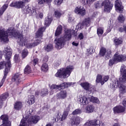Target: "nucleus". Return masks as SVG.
Listing matches in <instances>:
<instances>
[{
	"label": "nucleus",
	"mask_w": 126,
	"mask_h": 126,
	"mask_svg": "<svg viewBox=\"0 0 126 126\" xmlns=\"http://www.w3.org/2000/svg\"><path fill=\"white\" fill-rule=\"evenodd\" d=\"M90 101L93 103H95L96 104H100V100L97 97H94V96H92L90 99Z\"/></svg>",
	"instance_id": "nucleus-39"
},
{
	"label": "nucleus",
	"mask_w": 126,
	"mask_h": 126,
	"mask_svg": "<svg viewBox=\"0 0 126 126\" xmlns=\"http://www.w3.org/2000/svg\"><path fill=\"white\" fill-rule=\"evenodd\" d=\"M48 95V89H44L41 91V93L40 94V95L42 97H44V96H46Z\"/></svg>",
	"instance_id": "nucleus-40"
},
{
	"label": "nucleus",
	"mask_w": 126,
	"mask_h": 126,
	"mask_svg": "<svg viewBox=\"0 0 126 126\" xmlns=\"http://www.w3.org/2000/svg\"><path fill=\"white\" fill-rule=\"evenodd\" d=\"M125 18L123 14H120L118 17V21L120 23H124L125 22Z\"/></svg>",
	"instance_id": "nucleus-38"
},
{
	"label": "nucleus",
	"mask_w": 126,
	"mask_h": 126,
	"mask_svg": "<svg viewBox=\"0 0 126 126\" xmlns=\"http://www.w3.org/2000/svg\"><path fill=\"white\" fill-rule=\"evenodd\" d=\"M94 52V50H93V48L88 49L87 50L86 55L87 56H90L91 55H92V54H93Z\"/></svg>",
	"instance_id": "nucleus-47"
},
{
	"label": "nucleus",
	"mask_w": 126,
	"mask_h": 126,
	"mask_svg": "<svg viewBox=\"0 0 126 126\" xmlns=\"http://www.w3.org/2000/svg\"><path fill=\"white\" fill-rule=\"evenodd\" d=\"M12 81H15L17 83L19 82L20 80V75L19 74H17L14 75V77L12 79Z\"/></svg>",
	"instance_id": "nucleus-36"
},
{
	"label": "nucleus",
	"mask_w": 126,
	"mask_h": 126,
	"mask_svg": "<svg viewBox=\"0 0 126 126\" xmlns=\"http://www.w3.org/2000/svg\"><path fill=\"white\" fill-rule=\"evenodd\" d=\"M3 55L5 56V59L6 61V63L4 62H0V69H2L4 66L5 68L7 67H8V63L10 64V69L11 67V64L10 63V58H11V55H12V49L10 48V47L9 46H6L4 47V50L3 51ZM9 71H10V69H9Z\"/></svg>",
	"instance_id": "nucleus-3"
},
{
	"label": "nucleus",
	"mask_w": 126,
	"mask_h": 126,
	"mask_svg": "<svg viewBox=\"0 0 126 126\" xmlns=\"http://www.w3.org/2000/svg\"><path fill=\"white\" fill-rule=\"evenodd\" d=\"M61 63H62L61 60H57L54 63V66L55 67H59V66H60L61 65Z\"/></svg>",
	"instance_id": "nucleus-49"
},
{
	"label": "nucleus",
	"mask_w": 126,
	"mask_h": 126,
	"mask_svg": "<svg viewBox=\"0 0 126 126\" xmlns=\"http://www.w3.org/2000/svg\"><path fill=\"white\" fill-rule=\"evenodd\" d=\"M45 30H46V28L44 27L39 28L35 34L36 37L41 39V38L43 37V32H44Z\"/></svg>",
	"instance_id": "nucleus-22"
},
{
	"label": "nucleus",
	"mask_w": 126,
	"mask_h": 126,
	"mask_svg": "<svg viewBox=\"0 0 126 126\" xmlns=\"http://www.w3.org/2000/svg\"><path fill=\"white\" fill-rule=\"evenodd\" d=\"M102 6L104 7V11L106 12H110L113 8V4L109 0H104L102 2Z\"/></svg>",
	"instance_id": "nucleus-10"
},
{
	"label": "nucleus",
	"mask_w": 126,
	"mask_h": 126,
	"mask_svg": "<svg viewBox=\"0 0 126 126\" xmlns=\"http://www.w3.org/2000/svg\"><path fill=\"white\" fill-rule=\"evenodd\" d=\"M85 25L83 24V22L80 23L78 24V25L76 26V29H78V30H81L82 28L84 27Z\"/></svg>",
	"instance_id": "nucleus-45"
},
{
	"label": "nucleus",
	"mask_w": 126,
	"mask_h": 126,
	"mask_svg": "<svg viewBox=\"0 0 126 126\" xmlns=\"http://www.w3.org/2000/svg\"><path fill=\"white\" fill-rule=\"evenodd\" d=\"M57 96L59 99H65V98H66L67 96V93H66V91H61L59 93L57 94Z\"/></svg>",
	"instance_id": "nucleus-23"
},
{
	"label": "nucleus",
	"mask_w": 126,
	"mask_h": 126,
	"mask_svg": "<svg viewBox=\"0 0 126 126\" xmlns=\"http://www.w3.org/2000/svg\"><path fill=\"white\" fill-rule=\"evenodd\" d=\"M10 6L11 7H15L16 8H22V9L24 6V2L22 1L13 2L10 4Z\"/></svg>",
	"instance_id": "nucleus-19"
},
{
	"label": "nucleus",
	"mask_w": 126,
	"mask_h": 126,
	"mask_svg": "<svg viewBox=\"0 0 126 126\" xmlns=\"http://www.w3.org/2000/svg\"><path fill=\"white\" fill-rule=\"evenodd\" d=\"M43 13H40L39 14V17L40 18H41V19L43 18Z\"/></svg>",
	"instance_id": "nucleus-63"
},
{
	"label": "nucleus",
	"mask_w": 126,
	"mask_h": 126,
	"mask_svg": "<svg viewBox=\"0 0 126 126\" xmlns=\"http://www.w3.org/2000/svg\"><path fill=\"white\" fill-rule=\"evenodd\" d=\"M122 105H118L113 108V112L114 114H121V113H124L126 111V99H123L122 101Z\"/></svg>",
	"instance_id": "nucleus-7"
},
{
	"label": "nucleus",
	"mask_w": 126,
	"mask_h": 126,
	"mask_svg": "<svg viewBox=\"0 0 126 126\" xmlns=\"http://www.w3.org/2000/svg\"><path fill=\"white\" fill-rule=\"evenodd\" d=\"M114 60L117 63H120L121 62H125L126 61V56L124 55H120L119 53L117 52L114 55Z\"/></svg>",
	"instance_id": "nucleus-18"
},
{
	"label": "nucleus",
	"mask_w": 126,
	"mask_h": 126,
	"mask_svg": "<svg viewBox=\"0 0 126 126\" xmlns=\"http://www.w3.org/2000/svg\"><path fill=\"white\" fill-rule=\"evenodd\" d=\"M78 102H80L81 105L86 106L89 104V98L85 96L79 95L78 96Z\"/></svg>",
	"instance_id": "nucleus-12"
},
{
	"label": "nucleus",
	"mask_w": 126,
	"mask_h": 126,
	"mask_svg": "<svg viewBox=\"0 0 126 126\" xmlns=\"http://www.w3.org/2000/svg\"><path fill=\"white\" fill-rule=\"evenodd\" d=\"M82 23L84 24V25L86 26H89L90 25V18H86Z\"/></svg>",
	"instance_id": "nucleus-42"
},
{
	"label": "nucleus",
	"mask_w": 126,
	"mask_h": 126,
	"mask_svg": "<svg viewBox=\"0 0 126 126\" xmlns=\"http://www.w3.org/2000/svg\"><path fill=\"white\" fill-rule=\"evenodd\" d=\"M120 72L121 77L119 78V81L121 82H126V66L123 64L120 68Z\"/></svg>",
	"instance_id": "nucleus-9"
},
{
	"label": "nucleus",
	"mask_w": 126,
	"mask_h": 126,
	"mask_svg": "<svg viewBox=\"0 0 126 126\" xmlns=\"http://www.w3.org/2000/svg\"><path fill=\"white\" fill-rule=\"evenodd\" d=\"M96 83H101V85L105 84V82L103 81V77H102V75H97L96 76Z\"/></svg>",
	"instance_id": "nucleus-28"
},
{
	"label": "nucleus",
	"mask_w": 126,
	"mask_h": 126,
	"mask_svg": "<svg viewBox=\"0 0 126 126\" xmlns=\"http://www.w3.org/2000/svg\"><path fill=\"white\" fill-rule=\"evenodd\" d=\"M3 106V102L0 100V109Z\"/></svg>",
	"instance_id": "nucleus-61"
},
{
	"label": "nucleus",
	"mask_w": 126,
	"mask_h": 126,
	"mask_svg": "<svg viewBox=\"0 0 126 126\" xmlns=\"http://www.w3.org/2000/svg\"><path fill=\"white\" fill-rule=\"evenodd\" d=\"M63 14V12L61 10H56L54 13V15L57 18H60Z\"/></svg>",
	"instance_id": "nucleus-30"
},
{
	"label": "nucleus",
	"mask_w": 126,
	"mask_h": 126,
	"mask_svg": "<svg viewBox=\"0 0 126 126\" xmlns=\"http://www.w3.org/2000/svg\"><path fill=\"white\" fill-rule=\"evenodd\" d=\"M28 56V51L27 49H24L22 52V57L23 59H25Z\"/></svg>",
	"instance_id": "nucleus-43"
},
{
	"label": "nucleus",
	"mask_w": 126,
	"mask_h": 126,
	"mask_svg": "<svg viewBox=\"0 0 126 126\" xmlns=\"http://www.w3.org/2000/svg\"><path fill=\"white\" fill-rule=\"evenodd\" d=\"M95 8H99V7H102V1H99L96 2L95 4Z\"/></svg>",
	"instance_id": "nucleus-46"
},
{
	"label": "nucleus",
	"mask_w": 126,
	"mask_h": 126,
	"mask_svg": "<svg viewBox=\"0 0 126 126\" xmlns=\"http://www.w3.org/2000/svg\"><path fill=\"white\" fill-rule=\"evenodd\" d=\"M73 69L74 67L71 65L67 66L66 68H62L58 70L55 74V76L60 78H67Z\"/></svg>",
	"instance_id": "nucleus-4"
},
{
	"label": "nucleus",
	"mask_w": 126,
	"mask_h": 126,
	"mask_svg": "<svg viewBox=\"0 0 126 126\" xmlns=\"http://www.w3.org/2000/svg\"><path fill=\"white\" fill-rule=\"evenodd\" d=\"M23 11V12L26 14H28L29 13L30 15L32 16H36L37 17V11H36V8L33 7L31 10V8L29 6H25L24 5L23 8L22 9Z\"/></svg>",
	"instance_id": "nucleus-8"
},
{
	"label": "nucleus",
	"mask_w": 126,
	"mask_h": 126,
	"mask_svg": "<svg viewBox=\"0 0 126 126\" xmlns=\"http://www.w3.org/2000/svg\"><path fill=\"white\" fill-rule=\"evenodd\" d=\"M97 35L99 36H102L103 33H104V28L102 27H99L97 29Z\"/></svg>",
	"instance_id": "nucleus-41"
},
{
	"label": "nucleus",
	"mask_w": 126,
	"mask_h": 126,
	"mask_svg": "<svg viewBox=\"0 0 126 126\" xmlns=\"http://www.w3.org/2000/svg\"><path fill=\"white\" fill-rule=\"evenodd\" d=\"M24 72L25 74H29V73H31L32 72V70L31 69V67L29 66V65H27L25 69Z\"/></svg>",
	"instance_id": "nucleus-33"
},
{
	"label": "nucleus",
	"mask_w": 126,
	"mask_h": 126,
	"mask_svg": "<svg viewBox=\"0 0 126 126\" xmlns=\"http://www.w3.org/2000/svg\"><path fill=\"white\" fill-rule=\"evenodd\" d=\"M52 20L53 19L52 18V16L48 15L47 17L45 19L44 25L45 26H49L50 24L52 23Z\"/></svg>",
	"instance_id": "nucleus-27"
},
{
	"label": "nucleus",
	"mask_w": 126,
	"mask_h": 126,
	"mask_svg": "<svg viewBox=\"0 0 126 126\" xmlns=\"http://www.w3.org/2000/svg\"><path fill=\"white\" fill-rule=\"evenodd\" d=\"M113 28V27H112L111 25H109L107 26V33H109L111 32L112 31V29Z\"/></svg>",
	"instance_id": "nucleus-56"
},
{
	"label": "nucleus",
	"mask_w": 126,
	"mask_h": 126,
	"mask_svg": "<svg viewBox=\"0 0 126 126\" xmlns=\"http://www.w3.org/2000/svg\"><path fill=\"white\" fill-rule=\"evenodd\" d=\"M6 68L4 69V76L3 77V78L2 79L1 81L0 82V88L3 85V83H4V81H5V78H6V76L7 75V73L9 72V69L10 67V65L9 63L8 64V67H7V65L6 64Z\"/></svg>",
	"instance_id": "nucleus-17"
},
{
	"label": "nucleus",
	"mask_w": 126,
	"mask_h": 126,
	"mask_svg": "<svg viewBox=\"0 0 126 126\" xmlns=\"http://www.w3.org/2000/svg\"><path fill=\"white\" fill-rule=\"evenodd\" d=\"M48 69L49 67L48 66V64H47L46 63H44L41 67V70H42V71H43V72H47Z\"/></svg>",
	"instance_id": "nucleus-31"
},
{
	"label": "nucleus",
	"mask_w": 126,
	"mask_h": 126,
	"mask_svg": "<svg viewBox=\"0 0 126 126\" xmlns=\"http://www.w3.org/2000/svg\"><path fill=\"white\" fill-rule=\"evenodd\" d=\"M84 38V36H83V33H80L78 35V38L79 40H82Z\"/></svg>",
	"instance_id": "nucleus-58"
},
{
	"label": "nucleus",
	"mask_w": 126,
	"mask_h": 126,
	"mask_svg": "<svg viewBox=\"0 0 126 126\" xmlns=\"http://www.w3.org/2000/svg\"><path fill=\"white\" fill-rule=\"evenodd\" d=\"M111 54H112L111 50L108 49L106 50V48L102 47L100 50L99 55H100L101 57H104V56H105L106 58H108L111 57Z\"/></svg>",
	"instance_id": "nucleus-16"
},
{
	"label": "nucleus",
	"mask_w": 126,
	"mask_h": 126,
	"mask_svg": "<svg viewBox=\"0 0 126 126\" xmlns=\"http://www.w3.org/2000/svg\"><path fill=\"white\" fill-rule=\"evenodd\" d=\"M72 45H73V46H75L76 47H77V46H78V43H76L75 42H73Z\"/></svg>",
	"instance_id": "nucleus-62"
},
{
	"label": "nucleus",
	"mask_w": 126,
	"mask_h": 126,
	"mask_svg": "<svg viewBox=\"0 0 126 126\" xmlns=\"http://www.w3.org/2000/svg\"><path fill=\"white\" fill-rule=\"evenodd\" d=\"M74 12L76 14H78L82 16L86 14V10H85V8L81 6H77L74 9Z\"/></svg>",
	"instance_id": "nucleus-15"
},
{
	"label": "nucleus",
	"mask_w": 126,
	"mask_h": 126,
	"mask_svg": "<svg viewBox=\"0 0 126 126\" xmlns=\"http://www.w3.org/2000/svg\"><path fill=\"white\" fill-rule=\"evenodd\" d=\"M0 119L2 121V124L0 126H11V122L8 121V116L6 114L2 115Z\"/></svg>",
	"instance_id": "nucleus-13"
},
{
	"label": "nucleus",
	"mask_w": 126,
	"mask_h": 126,
	"mask_svg": "<svg viewBox=\"0 0 126 126\" xmlns=\"http://www.w3.org/2000/svg\"><path fill=\"white\" fill-rule=\"evenodd\" d=\"M90 64V61H86V63H85L86 66L88 67V66H89Z\"/></svg>",
	"instance_id": "nucleus-60"
},
{
	"label": "nucleus",
	"mask_w": 126,
	"mask_h": 126,
	"mask_svg": "<svg viewBox=\"0 0 126 126\" xmlns=\"http://www.w3.org/2000/svg\"><path fill=\"white\" fill-rule=\"evenodd\" d=\"M8 97V94H3L1 95L0 96V100L2 101V102H3V101L6 100V99H7Z\"/></svg>",
	"instance_id": "nucleus-37"
},
{
	"label": "nucleus",
	"mask_w": 126,
	"mask_h": 126,
	"mask_svg": "<svg viewBox=\"0 0 126 126\" xmlns=\"http://www.w3.org/2000/svg\"><path fill=\"white\" fill-rule=\"evenodd\" d=\"M52 0H37V2L39 4H44L45 2H46L47 4H50Z\"/></svg>",
	"instance_id": "nucleus-34"
},
{
	"label": "nucleus",
	"mask_w": 126,
	"mask_h": 126,
	"mask_svg": "<svg viewBox=\"0 0 126 126\" xmlns=\"http://www.w3.org/2000/svg\"><path fill=\"white\" fill-rule=\"evenodd\" d=\"M96 0H81V2L82 4H89L90 2H93V1H95Z\"/></svg>",
	"instance_id": "nucleus-44"
},
{
	"label": "nucleus",
	"mask_w": 126,
	"mask_h": 126,
	"mask_svg": "<svg viewBox=\"0 0 126 126\" xmlns=\"http://www.w3.org/2000/svg\"><path fill=\"white\" fill-rule=\"evenodd\" d=\"M8 7V5L7 4H5L0 9V16H1L2 14H3V12L6 10V8Z\"/></svg>",
	"instance_id": "nucleus-35"
},
{
	"label": "nucleus",
	"mask_w": 126,
	"mask_h": 126,
	"mask_svg": "<svg viewBox=\"0 0 126 126\" xmlns=\"http://www.w3.org/2000/svg\"><path fill=\"white\" fill-rule=\"evenodd\" d=\"M123 83H126V81L121 82L119 81V82H118V80L116 79L114 81H112V82L110 83V88L113 90H115L119 87L120 95L125 97L126 94V86L124 85Z\"/></svg>",
	"instance_id": "nucleus-5"
},
{
	"label": "nucleus",
	"mask_w": 126,
	"mask_h": 126,
	"mask_svg": "<svg viewBox=\"0 0 126 126\" xmlns=\"http://www.w3.org/2000/svg\"><path fill=\"white\" fill-rule=\"evenodd\" d=\"M40 94H41V92L40 91H36L35 92V96L36 97H38V96H41L40 95Z\"/></svg>",
	"instance_id": "nucleus-59"
},
{
	"label": "nucleus",
	"mask_w": 126,
	"mask_h": 126,
	"mask_svg": "<svg viewBox=\"0 0 126 126\" xmlns=\"http://www.w3.org/2000/svg\"><path fill=\"white\" fill-rule=\"evenodd\" d=\"M94 111H95V107L93 105H89L85 109H82V111L87 114H91V113H93Z\"/></svg>",
	"instance_id": "nucleus-21"
},
{
	"label": "nucleus",
	"mask_w": 126,
	"mask_h": 126,
	"mask_svg": "<svg viewBox=\"0 0 126 126\" xmlns=\"http://www.w3.org/2000/svg\"><path fill=\"white\" fill-rule=\"evenodd\" d=\"M44 50L46 52H51L53 50V44H49L44 46Z\"/></svg>",
	"instance_id": "nucleus-32"
},
{
	"label": "nucleus",
	"mask_w": 126,
	"mask_h": 126,
	"mask_svg": "<svg viewBox=\"0 0 126 126\" xmlns=\"http://www.w3.org/2000/svg\"><path fill=\"white\" fill-rule=\"evenodd\" d=\"M113 126H120V124L119 123H115L113 125Z\"/></svg>",
	"instance_id": "nucleus-64"
},
{
	"label": "nucleus",
	"mask_w": 126,
	"mask_h": 126,
	"mask_svg": "<svg viewBox=\"0 0 126 126\" xmlns=\"http://www.w3.org/2000/svg\"><path fill=\"white\" fill-rule=\"evenodd\" d=\"M14 61L15 63H19L20 61V57L19 55L16 54L14 57Z\"/></svg>",
	"instance_id": "nucleus-48"
},
{
	"label": "nucleus",
	"mask_w": 126,
	"mask_h": 126,
	"mask_svg": "<svg viewBox=\"0 0 126 126\" xmlns=\"http://www.w3.org/2000/svg\"><path fill=\"white\" fill-rule=\"evenodd\" d=\"M81 110H80V109H77L76 110H75L73 112H72V114L73 115H79L80 114V113H81Z\"/></svg>",
	"instance_id": "nucleus-50"
},
{
	"label": "nucleus",
	"mask_w": 126,
	"mask_h": 126,
	"mask_svg": "<svg viewBox=\"0 0 126 126\" xmlns=\"http://www.w3.org/2000/svg\"><path fill=\"white\" fill-rule=\"evenodd\" d=\"M116 62H117V61H116V60H115V58L110 59L109 60V66H112Z\"/></svg>",
	"instance_id": "nucleus-51"
},
{
	"label": "nucleus",
	"mask_w": 126,
	"mask_h": 126,
	"mask_svg": "<svg viewBox=\"0 0 126 126\" xmlns=\"http://www.w3.org/2000/svg\"><path fill=\"white\" fill-rule=\"evenodd\" d=\"M32 63L34 65H36L38 63H39V59L37 58H35L32 61Z\"/></svg>",
	"instance_id": "nucleus-54"
},
{
	"label": "nucleus",
	"mask_w": 126,
	"mask_h": 126,
	"mask_svg": "<svg viewBox=\"0 0 126 126\" xmlns=\"http://www.w3.org/2000/svg\"><path fill=\"white\" fill-rule=\"evenodd\" d=\"M8 36H11V37H14L15 38L17 37L18 38V44L20 46L27 45L28 48H34L41 43L40 39H36L34 41L31 39L28 41L27 37L23 36L22 34L15 32L13 28H10L7 31L4 29H0V42L1 43L7 42Z\"/></svg>",
	"instance_id": "nucleus-1"
},
{
	"label": "nucleus",
	"mask_w": 126,
	"mask_h": 126,
	"mask_svg": "<svg viewBox=\"0 0 126 126\" xmlns=\"http://www.w3.org/2000/svg\"><path fill=\"white\" fill-rule=\"evenodd\" d=\"M80 85L84 90H86V91H88L90 93H91L94 89V87L87 82L81 83Z\"/></svg>",
	"instance_id": "nucleus-11"
},
{
	"label": "nucleus",
	"mask_w": 126,
	"mask_h": 126,
	"mask_svg": "<svg viewBox=\"0 0 126 126\" xmlns=\"http://www.w3.org/2000/svg\"><path fill=\"white\" fill-rule=\"evenodd\" d=\"M68 22H69L70 23H73V21H74V18H72V17H71V16L70 14L68 15Z\"/></svg>",
	"instance_id": "nucleus-52"
},
{
	"label": "nucleus",
	"mask_w": 126,
	"mask_h": 126,
	"mask_svg": "<svg viewBox=\"0 0 126 126\" xmlns=\"http://www.w3.org/2000/svg\"><path fill=\"white\" fill-rule=\"evenodd\" d=\"M114 42L116 46H119V45L123 43V39L121 37H115L114 39Z\"/></svg>",
	"instance_id": "nucleus-29"
},
{
	"label": "nucleus",
	"mask_w": 126,
	"mask_h": 126,
	"mask_svg": "<svg viewBox=\"0 0 126 126\" xmlns=\"http://www.w3.org/2000/svg\"><path fill=\"white\" fill-rule=\"evenodd\" d=\"M115 10L117 12L122 13L124 11V6L122 4V1L120 0H116L115 1Z\"/></svg>",
	"instance_id": "nucleus-14"
},
{
	"label": "nucleus",
	"mask_w": 126,
	"mask_h": 126,
	"mask_svg": "<svg viewBox=\"0 0 126 126\" xmlns=\"http://www.w3.org/2000/svg\"><path fill=\"white\" fill-rule=\"evenodd\" d=\"M69 110H70V105H69L66 108V110L64 111L61 119L62 122L64 121V120L66 119L67 116L68 115V112H69Z\"/></svg>",
	"instance_id": "nucleus-24"
},
{
	"label": "nucleus",
	"mask_w": 126,
	"mask_h": 126,
	"mask_svg": "<svg viewBox=\"0 0 126 126\" xmlns=\"http://www.w3.org/2000/svg\"><path fill=\"white\" fill-rule=\"evenodd\" d=\"M29 105H33L35 103V96L32 95L29 96L27 100Z\"/></svg>",
	"instance_id": "nucleus-26"
},
{
	"label": "nucleus",
	"mask_w": 126,
	"mask_h": 126,
	"mask_svg": "<svg viewBox=\"0 0 126 126\" xmlns=\"http://www.w3.org/2000/svg\"><path fill=\"white\" fill-rule=\"evenodd\" d=\"M23 107V104L21 101H17L14 104V108L15 110H16V111H19V110H21Z\"/></svg>",
	"instance_id": "nucleus-25"
},
{
	"label": "nucleus",
	"mask_w": 126,
	"mask_h": 126,
	"mask_svg": "<svg viewBox=\"0 0 126 126\" xmlns=\"http://www.w3.org/2000/svg\"><path fill=\"white\" fill-rule=\"evenodd\" d=\"M62 31L63 26L60 25L57 27L55 33L56 37H57L55 40L56 48L58 50H61V49L63 48L65 41L70 40V39H71V34L74 33V30H67L65 32V34L63 36H58L62 34Z\"/></svg>",
	"instance_id": "nucleus-2"
},
{
	"label": "nucleus",
	"mask_w": 126,
	"mask_h": 126,
	"mask_svg": "<svg viewBox=\"0 0 126 126\" xmlns=\"http://www.w3.org/2000/svg\"><path fill=\"white\" fill-rule=\"evenodd\" d=\"M63 0H54V3L57 5H61V3H63Z\"/></svg>",
	"instance_id": "nucleus-53"
},
{
	"label": "nucleus",
	"mask_w": 126,
	"mask_h": 126,
	"mask_svg": "<svg viewBox=\"0 0 126 126\" xmlns=\"http://www.w3.org/2000/svg\"><path fill=\"white\" fill-rule=\"evenodd\" d=\"M81 121V118L79 117H73L69 121V124L71 126H78L79 124H80V121Z\"/></svg>",
	"instance_id": "nucleus-20"
},
{
	"label": "nucleus",
	"mask_w": 126,
	"mask_h": 126,
	"mask_svg": "<svg viewBox=\"0 0 126 126\" xmlns=\"http://www.w3.org/2000/svg\"><path fill=\"white\" fill-rule=\"evenodd\" d=\"M109 78H110L109 76H104L102 77V81H104L105 83V82H107V81L109 80Z\"/></svg>",
	"instance_id": "nucleus-55"
},
{
	"label": "nucleus",
	"mask_w": 126,
	"mask_h": 126,
	"mask_svg": "<svg viewBox=\"0 0 126 126\" xmlns=\"http://www.w3.org/2000/svg\"><path fill=\"white\" fill-rule=\"evenodd\" d=\"M48 60H49V58L47 56H46L44 57L43 62V63H47V62H48Z\"/></svg>",
	"instance_id": "nucleus-57"
},
{
	"label": "nucleus",
	"mask_w": 126,
	"mask_h": 126,
	"mask_svg": "<svg viewBox=\"0 0 126 126\" xmlns=\"http://www.w3.org/2000/svg\"><path fill=\"white\" fill-rule=\"evenodd\" d=\"M72 85V83H64L61 85L53 84L50 87V95H53L54 93H56L58 90L63 89L64 88H67L69 86Z\"/></svg>",
	"instance_id": "nucleus-6"
}]
</instances>
